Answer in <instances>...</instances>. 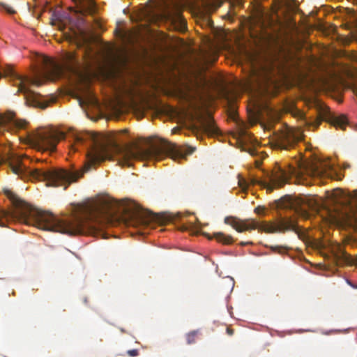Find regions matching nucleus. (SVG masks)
Returning <instances> with one entry per match:
<instances>
[{
  "instance_id": "a211bd4d",
  "label": "nucleus",
  "mask_w": 357,
  "mask_h": 357,
  "mask_svg": "<svg viewBox=\"0 0 357 357\" xmlns=\"http://www.w3.org/2000/svg\"><path fill=\"white\" fill-rule=\"evenodd\" d=\"M0 6L2 7V8L6 11L9 14H14L15 13V10L4 3H0Z\"/></svg>"
},
{
  "instance_id": "2eb2a0df",
  "label": "nucleus",
  "mask_w": 357,
  "mask_h": 357,
  "mask_svg": "<svg viewBox=\"0 0 357 357\" xmlns=\"http://www.w3.org/2000/svg\"><path fill=\"white\" fill-rule=\"evenodd\" d=\"M271 250L278 254L283 255L287 252L288 248L285 246L282 245H273L270 247Z\"/></svg>"
},
{
  "instance_id": "9d476101",
  "label": "nucleus",
  "mask_w": 357,
  "mask_h": 357,
  "mask_svg": "<svg viewBox=\"0 0 357 357\" xmlns=\"http://www.w3.org/2000/svg\"><path fill=\"white\" fill-rule=\"evenodd\" d=\"M301 206L296 208V211L304 218H308L309 217V213L305 206L310 209L314 210L319 206V204L317 201L314 199V197H305L301 200Z\"/></svg>"
},
{
  "instance_id": "5701e85b",
  "label": "nucleus",
  "mask_w": 357,
  "mask_h": 357,
  "mask_svg": "<svg viewBox=\"0 0 357 357\" xmlns=\"http://www.w3.org/2000/svg\"><path fill=\"white\" fill-rule=\"evenodd\" d=\"M226 331H227V333L230 336L234 334V330L229 327L227 328Z\"/></svg>"
},
{
  "instance_id": "aec40b11",
  "label": "nucleus",
  "mask_w": 357,
  "mask_h": 357,
  "mask_svg": "<svg viewBox=\"0 0 357 357\" xmlns=\"http://www.w3.org/2000/svg\"><path fill=\"white\" fill-rule=\"evenodd\" d=\"M127 353H128V354L130 356H132V357L137 356H138V354H139V352H138V350H137V349H131V350H128Z\"/></svg>"
},
{
  "instance_id": "6e6552de",
  "label": "nucleus",
  "mask_w": 357,
  "mask_h": 357,
  "mask_svg": "<svg viewBox=\"0 0 357 357\" xmlns=\"http://www.w3.org/2000/svg\"><path fill=\"white\" fill-rule=\"evenodd\" d=\"M197 129L208 135L218 133V128L215 126L213 119L210 114L199 116L198 118Z\"/></svg>"
},
{
  "instance_id": "f3484780",
  "label": "nucleus",
  "mask_w": 357,
  "mask_h": 357,
  "mask_svg": "<svg viewBox=\"0 0 357 357\" xmlns=\"http://www.w3.org/2000/svg\"><path fill=\"white\" fill-rule=\"evenodd\" d=\"M0 6L2 7V8L6 11L9 14H14L15 13V10L4 3H0Z\"/></svg>"
},
{
  "instance_id": "1a4fd4ad",
  "label": "nucleus",
  "mask_w": 357,
  "mask_h": 357,
  "mask_svg": "<svg viewBox=\"0 0 357 357\" xmlns=\"http://www.w3.org/2000/svg\"><path fill=\"white\" fill-rule=\"evenodd\" d=\"M201 1L202 6L199 8V12L201 15L204 18H207L211 13L215 12L222 3L221 0Z\"/></svg>"
},
{
  "instance_id": "b1692460",
  "label": "nucleus",
  "mask_w": 357,
  "mask_h": 357,
  "mask_svg": "<svg viewBox=\"0 0 357 357\" xmlns=\"http://www.w3.org/2000/svg\"><path fill=\"white\" fill-rule=\"evenodd\" d=\"M239 244L241 246H244V245H251V244H252V243L250 242V241H247V242L241 241Z\"/></svg>"
},
{
  "instance_id": "9b49d317",
  "label": "nucleus",
  "mask_w": 357,
  "mask_h": 357,
  "mask_svg": "<svg viewBox=\"0 0 357 357\" xmlns=\"http://www.w3.org/2000/svg\"><path fill=\"white\" fill-rule=\"evenodd\" d=\"M302 173H305L310 176H327V167H321L314 164L306 167Z\"/></svg>"
},
{
  "instance_id": "393cba45",
  "label": "nucleus",
  "mask_w": 357,
  "mask_h": 357,
  "mask_svg": "<svg viewBox=\"0 0 357 357\" xmlns=\"http://www.w3.org/2000/svg\"><path fill=\"white\" fill-rule=\"evenodd\" d=\"M255 211L256 213H259V207H257V208L255 209Z\"/></svg>"
},
{
  "instance_id": "dca6fc26",
  "label": "nucleus",
  "mask_w": 357,
  "mask_h": 357,
  "mask_svg": "<svg viewBox=\"0 0 357 357\" xmlns=\"http://www.w3.org/2000/svg\"><path fill=\"white\" fill-rule=\"evenodd\" d=\"M340 258L342 260V261L347 264H352V258L351 256L348 255L345 252H341L340 255L339 256Z\"/></svg>"
},
{
  "instance_id": "20e7f679",
  "label": "nucleus",
  "mask_w": 357,
  "mask_h": 357,
  "mask_svg": "<svg viewBox=\"0 0 357 357\" xmlns=\"http://www.w3.org/2000/svg\"><path fill=\"white\" fill-rule=\"evenodd\" d=\"M288 178L289 174L281 168H278L277 170L268 175V181L259 180L255 177L250 178L247 180L241 175H238V183L243 191H245L250 185H259L271 191L274 188L283 185Z\"/></svg>"
},
{
  "instance_id": "4468645a",
  "label": "nucleus",
  "mask_w": 357,
  "mask_h": 357,
  "mask_svg": "<svg viewBox=\"0 0 357 357\" xmlns=\"http://www.w3.org/2000/svg\"><path fill=\"white\" fill-rule=\"evenodd\" d=\"M199 331H192L186 334V342L188 344H192L196 342Z\"/></svg>"
},
{
  "instance_id": "423d86ee",
  "label": "nucleus",
  "mask_w": 357,
  "mask_h": 357,
  "mask_svg": "<svg viewBox=\"0 0 357 357\" xmlns=\"http://www.w3.org/2000/svg\"><path fill=\"white\" fill-rule=\"evenodd\" d=\"M66 137L63 132L55 130H41L34 133L31 141L39 149L54 151L59 141Z\"/></svg>"
},
{
  "instance_id": "a878e982",
  "label": "nucleus",
  "mask_w": 357,
  "mask_h": 357,
  "mask_svg": "<svg viewBox=\"0 0 357 357\" xmlns=\"http://www.w3.org/2000/svg\"><path fill=\"white\" fill-rule=\"evenodd\" d=\"M250 153L251 155H254V154H255V151H254L253 150H251V151H250Z\"/></svg>"
},
{
  "instance_id": "f03ea898",
  "label": "nucleus",
  "mask_w": 357,
  "mask_h": 357,
  "mask_svg": "<svg viewBox=\"0 0 357 357\" xmlns=\"http://www.w3.org/2000/svg\"><path fill=\"white\" fill-rule=\"evenodd\" d=\"M225 223L231 225L238 232L257 229L267 233L284 232L292 230L298 232V228L296 223L291 219L280 218L278 222H259L254 220H242L234 217H226Z\"/></svg>"
},
{
  "instance_id": "412c9836",
  "label": "nucleus",
  "mask_w": 357,
  "mask_h": 357,
  "mask_svg": "<svg viewBox=\"0 0 357 357\" xmlns=\"http://www.w3.org/2000/svg\"><path fill=\"white\" fill-rule=\"evenodd\" d=\"M347 221H348V224L351 225L353 224V222H357V217H354V220H351L350 218H348Z\"/></svg>"
},
{
  "instance_id": "6ab92c4d",
  "label": "nucleus",
  "mask_w": 357,
  "mask_h": 357,
  "mask_svg": "<svg viewBox=\"0 0 357 357\" xmlns=\"http://www.w3.org/2000/svg\"><path fill=\"white\" fill-rule=\"evenodd\" d=\"M178 93L179 96L182 98H183V99H188L189 98V95L188 94V93L185 92L183 89H178Z\"/></svg>"
},
{
  "instance_id": "4be33fe9",
  "label": "nucleus",
  "mask_w": 357,
  "mask_h": 357,
  "mask_svg": "<svg viewBox=\"0 0 357 357\" xmlns=\"http://www.w3.org/2000/svg\"><path fill=\"white\" fill-rule=\"evenodd\" d=\"M263 16H262V14H259V17L258 19L256 20V23H260V24H262V20H263Z\"/></svg>"
},
{
  "instance_id": "0eeeda50",
  "label": "nucleus",
  "mask_w": 357,
  "mask_h": 357,
  "mask_svg": "<svg viewBox=\"0 0 357 357\" xmlns=\"http://www.w3.org/2000/svg\"><path fill=\"white\" fill-rule=\"evenodd\" d=\"M159 17L168 21L174 29L178 31L183 32L187 29L186 21L177 8L173 9L163 8L159 14Z\"/></svg>"
},
{
  "instance_id": "f257e3e1",
  "label": "nucleus",
  "mask_w": 357,
  "mask_h": 357,
  "mask_svg": "<svg viewBox=\"0 0 357 357\" xmlns=\"http://www.w3.org/2000/svg\"><path fill=\"white\" fill-rule=\"evenodd\" d=\"M6 194L10 200L13 209L7 211L0 208V226L5 225L4 220L12 219L35 225L46 231L68 235H91L106 238L102 229L107 225H116L121 222L128 224L136 220L144 225H149L151 222L164 224L169 221L165 214L136 211L125 203L109 197L99 198L78 204L75 207L74 213L70 218L61 220L52 213L32 206L11 191L7 190Z\"/></svg>"
},
{
  "instance_id": "7ed1b4c3",
  "label": "nucleus",
  "mask_w": 357,
  "mask_h": 357,
  "mask_svg": "<svg viewBox=\"0 0 357 357\" xmlns=\"http://www.w3.org/2000/svg\"><path fill=\"white\" fill-rule=\"evenodd\" d=\"M302 139L303 133L299 128L284 125L274 132L271 143L274 149L290 150Z\"/></svg>"
},
{
  "instance_id": "39448f33",
  "label": "nucleus",
  "mask_w": 357,
  "mask_h": 357,
  "mask_svg": "<svg viewBox=\"0 0 357 357\" xmlns=\"http://www.w3.org/2000/svg\"><path fill=\"white\" fill-rule=\"evenodd\" d=\"M294 115L296 117L301 119V121H303L305 125L307 126H313L316 128L319 126L322 121L329 120L335 127H338L342 130H344L348 122L347 119L344 115H341L339 116H331L329 108L322 105H319V118L314 121L307 120L305 117V114L303 112L298 109L295 111Z\"/></svg>"
},
{
  "instance_id": "ddd939ff",
  "label": "nucleus",
  "mask_w": 357,
  "mask_h": 357,
  "mask_svg": "<svg viewBox=\"0 0 357 357\" xmlns=\"http://www.w3.org/2000/svg\"><path fill=\"white\" fill-rule=\"evenodd\" d=\"M213 237L217 240L218 242L224 245H230L234 241L231 236L226 235L222 232L214 233Z\"/></svg>"
},
{
  "instance_id": "f8f14e48",
  "label": "nucleus",
  "mask_w": 357,
  "mask_h": 357,
  "mask_svg": "<svg viewBox=\"0 0 357 357\" xmlns=\"http://www.w3.org/2000/svg\"><path fill=\"white\" fill-rule=\"evenodd\" d=\"M96 10V5L93 0H87L80 10L82 15H93Z\"/></svg>"
}]
</instances>
